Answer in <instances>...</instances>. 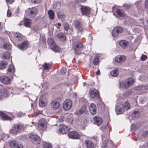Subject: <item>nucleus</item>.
<instances>
[{
  "label": "nucleus",
  "mask_w": 148,
  "mask_h": 148,
  "mask_svg": "<svg viewBox=\"0 0 148 148\" xmlns=\"http://www.w3.org/2000/svg\"><path fill=\"white\" fill-rule=\"evenodd\" d=\"M72 47L74 51V53L76 54H79L80 51L83 48L82 44L78 42H74L72 44Z\"/></svg>",
  "instance_id": "1"
},
{
  "label": "nucleus",
  "mask_w": 148,
  "mask_h": 148,
  "mask_svg": "<svg viewBox=\"0 0 148 148\" xmlns=\"http://www.w3.org/2000/svg\"><path fill=\"white\" fill-rule=\"evenodd\" d=\"M134 83V80L133 79L129 78L127 79L124 82L120 83V85L121 87L126 89L132 86Z\"/></svg>",
  "instance_id": "2"
},
{
  "label": "nucleus",
  "mask_w": 148,
  "mask_h": 148,
  "mask_svg": "<svg viewBox=\"0 0 148 148\" xmlns=\"http://www.w3.org/2000/svg\"><path fill=\"white\" fill-rule=\"evenodd\" d=\"M48 43L51 46V48L53 51L56 52H58L60 51V48L55 43L52 38H49L48 40Z\"/></svg>",
  "instance_id": "3"
},
{
  "label": "nucleus",
  "mask_w": 148,
  "mask_h": 148,
  "mask_svg": "<svg viewBox=\"0 0 148 148\" xmlns=\"http://www.w3.org/2000/svg\"><path fill=\"white\" fill-rule=\"evenodd\" d=\"M74 26L78 30V32H82L83 31L84 28L82 23L78 20H76L74 21Z\"/></svg>",
  "instance_id": "4"
},
{
  "label": "nucleus",
  "mask_w": 148,
  "mask_h": 148,
  "mask_svg": "<svg viewBox=\"0 0 148 148\" xmlns=\"http://www.w3.org/2000/svg\"><path fill=\"white\" fill-rule=\"evenodd\" d=\"M29 138L30 140L34 144H39L41 142L40 137L37 135L32 134L30 136Z\"/></svg>",
  "instance_id": "5"
},
{
  "label": "nucleus",
  "mask_w": 148,
  "mask_h": 148,
  "mask_svg": "<svg viewBox=\"0 0 148 148\" xmlns=\"http://www.w3.org/2000/svg\"><path fill=\"white\" fill-rule=\"evenodd\" d=\"M123 29L120 27H117L114 28L112 32V35L114 37H116L123 32Z\"/></svg>",
  "instance_id": "6"
},
{
  "label": "nucleus",
  "mask_w": 148,
  "mask_h": 148,
  "mask_svg": "<svg viewBox=\"0 0 148 148\" xmlns=\"http://www.w3.org/2000/svg\"><path fill=\"white\" fill-rule=\"evenodd\" d=\"M47 127V123L46 120L44 119H40L38 123V128L41 130H44Z\"/></svg>",
  "instance_id": "7"
},
{
  "label": "nucleus",
  "mask_w": 148,
  "mask_h": 148,
  "mask_svg": "<svg viewBox=\"0 0 148 148\" xmlns=\"http://www.w3.org/2000/svg\"><path fill=\"white\" fill-rule=\"evenodd\" d=\"M72 105V101L70 99H67L63 103V108L64 110H68L71 109Z\"/></svg>",
  "instance_id": "8"
},
{
  "label": "nucleus",
  "mask_w": 148,
  "mask_h": 148,
  "mask_svg": "<svg viewBox=\"0 0 148 148\" xmlns=\"http://www.w3.org/2000/svg\"><path fill=\"white\" fill-rule=\"evenodd\" d=\"M89 92L90 96L92 98L97 99L98 98L99 93L96 90L90 89Z\"/></svg>",
  "instance_id": "9"
},
{
  "label": "nucleus",
  "mask_w": 148,
  "mask_h": 148,
  "mask_svg": "<svg viewBox=\"0 0 148 148\" xmlns=\"http://www.w3.org/2000/svg\"><path fill=\"white\" fill-rule=\"evenodd\" d=\"M134 89L137 90H140L143 92H144L145 90H148V85L145 84L140 85L134 87Z\"/></svg>",
  "instance_id": "10"
},
{
  "label": "nucleus",
  "mask_w": 148,
  "mask_h": 148,
  "mask_svg": "<svg viewBox=\"0 0 148 148\" xmlns=\"http://www.w3.org/2000/svg\"><path fill=\"white\" fill-rule=\"evenodd\" d=\"M51 106L53 110L58 109L60 106V103L57 99L52 100L50 103Z\"/></svg>",
  "instance_id": "11"
},
{
  "label": "nucleus",
  "mask_w": 148,
  "mask_h": 148,
  "mask_svg": "<svg viewBox=\"0 0 148 148\" xmlns=\"http://www.w3.org/2000/svg\"><path fill=\"white\" fill-rule=\"evenodd\" d=\"M69 130V128L68 127L62 125L60 126L58 133L61 134H64L67 133Z\"/></svg>",
  "instance_id": "12"
},
{
  "label": "nucleus",
  "mask_w": 148,
  "mask_h": 148,
  "mask_svg": "<svg viewBox=\"0 0 148 148\" xmlns=\"http://www.w3.org/2000/svg\"><path fill=\"white\" fill-rule=\"evenodd\" d=\"M1 82L5 84H9L11 83V79L9 77L5 76H2L0 77Z\"/></svg>",
  "instance_id": "13"
},
{
  "label": "nucleus",
  "mask_w": 148,
  "mask_h": 148,
  "mask_svg": "<svg viewBox=\"0 0 148 148\" xmlns=\"http://www.w3.org/2000/svg\"><path fill=\"white\" fill-rule=\"evenodd\" d=\"M68 136L71 138L79 139L80 138V135L76 131H72L68 134Z\"/></svg>",
  "instance_id": "14"
},
{
  "label": "nucleus",
  "mask_w": 148,
  "mask_h": 148,
  "mask_svg": "<svg viewBox=\"0 0 148 148\" xmlns=\"http://www.w3.org/2000/svg\"><path fill=\"white\" fill-rule=\"evenodd\" d=\"M47 100L44 96H41L39 98V104L41 107H44L47 104Z\"/></svg>",
  "instance_id": "15"
},
{
  "label": "nucleus",
  "mask_w": 148,
  "mask_h": 148,
  "mask_svg": "<svg viewBox=\"0 0 148 148\" xmlns=\"http://www.w3.org/2000/svg\"><path fill=\"white\" fill-rule=\"evenodd\" d=\"M29 15L31 18L35 17L37 14L38 11L37 9L34 7L32 8H29Z\"/></svg>",
  "instance_id": "16"
},
{
  "label": "nucleus",
  "mask_w": 148,
  "mask_h": 148,
  "mask_svg": "<svg viewBox=\"0 0 148 148\" xmlns=\"http://www.w3.org/2000/svg\"><path fill=\"white\" fill-rule=\"evenodd\" d=\"M80 9L82 13L84 15H87L90 13V9L88 7L81 6Z\"/></svg>",
  "instance_id": "17"
},
{
  "label": "nucleus",
  "mask_w": 148,
  "mask_h": 148,
  "mask_svg": "<svg viewBox=\"0 0 148 148\" xmlns=\"http://www.w3.org/2000/svg\"><path fill=\"white\" fill-rule=\"evenodd\" d=\"M84 144L86 148H94V143L89 140H86L84 141Z\"/></svg>",
  "instance_id": "18"
},
{
  "label": "nucleus",
  "mask_w": 148,
  "mask_h": 148,
  "mask_svg": "<svg viewBox=\"0 0 148 148\" xmlns=\"http://www.w3.org/2000/svg\"><path fill=\"white\" fill-rule=\"evenodd\" d=\"M23 126V125L21 124L15 125L13 127L12 132L13 133H17L22 129Z\"/></svg>",
  "instance_id": "19"
},
{
  "label": "nucleus",
  "mask_w": 148,
  "mask_h": 148,
  "mask_svg": "<svg viewBox=\"0 0 148 148\" xmlns=\"http://www.w3.org/2000/svg\"><path fill=\"white\" fill-rule=\"evenodd\" d=\"M89 111L90 114L94 115L97 112L96 106L94 103H92L90 106Z\"/></svg>",
  "instance_id": "20"
},
{
  "label": "nucleus",
  "mask_w": 148,
  "mask_h": 148,
  "mask_svg": "<svg viewBox=\"0 0 148 148\" xmlns=\"http://www.w3.org/2000/svg\"><path fill=\"white\" fill-rule=\"evenodd\" d=\"M86 106L83 105L80 109L75 112V114L77 115H81L83 114L85 112L86 110Z\"/></svg>",
  "instance_id": "21"
},
{
  "label": "nucleus",
  "mask_w": 148,
  "mask_h": 148,
  "mask_svg": "<svg viewBox=\"0 0 148 148\" xmlns=\"http://www.w3.org/2000/svg\"><path fill=\"white\" fill-rule=\"evenodd\" d=\"M28 44L27 42L24 41L21 44L18 45L17 47L21 50H23L27 48Z\"/></svg>",
  "instance_id": "22"
},
{
  "label": "nucleus",
  "mask_w": 148,
  "mask_h": 148,
  "mask_svg": "<svg viewBox=\"0 0 148 148\" xmlns=\"http://www.w3.org/2000/svg\"><path fill=\"white\" fill-rule=\"evenodd\" d=\"M119 45L122 48L125 49L128 47L129 43L128 41L122 40L119 42Z\"/></svg>",
  "instance_id": "23"
},
{
  "label": "nucleus",
  "mask_w": 148,
  "mask_h": 148,
  "mask_svg": "<svg viewBox=\"0 0 148 148\" xmlns=\"http://www.w3.org/2000/svg\"><path fill=\"white\" fill-rule=\"evenodd\" d=\"M126 60V57L123 56H116L115 58V61L117 62H122L125 61Z\"/></svg>",
  "instance_id": "24"
},
{
  "label": "nucleus",
  "mask_w": 148,
  "mask_h": 148,
  "mask_svg": "<svg viewBox=\"0 0 148 148\" xmlns=\"http://www.w3.org/2000/svg\"><path fill=\"white\" fill-rule=\"evenodd\" d=\"M93 119L96 124L99 126L102 122V119L98 116H96L93 118Z\"/></svg>",
  "instance_id": "25"
},
{
  "label": "nucleus",
  "mask_w": 148,
  "mask_h": 148,
  "mask_svg": "<svg viewBox=\"0 0 148 148\" xmlns=\"http://www.w3.org/2000/svg\"><path fill=\"white\" fill-rule=\"evenodd\" d=\"M121 106L124 109L127 110L129 109L130 108V105L129 103L127 101H125L123 105L122 103H120Z\"/></svg>",
  "instance_id": "26"
},
{
  "label": "nucleus",
  "mask_w": 148,
  "mask_h": 148,
  "mask_svg": "<svg viewBox=\"0 0 148 148\" xmlns=\"http://www.w3.org/2000/svg\"><path fill=\"white\" fill-rule=\"evenodd\" d=\"M0 116H1L4 120H10L11 119V118L10 117L8 116L2 112L0 111Z\"/></svg>",
  "instance_id": "27"
},
{
  "label": "nucleus",
  "mask_w": 148,
  "mask_h": 148,
  "mask_svg": "<svg viewBox=\"0 0 148 148\" xmlns=\"http://www.w3.org/2000/svg\"><path fill=\"white\" fill-rule=\"evenodd\" d=\"M119 70L118 69H116L112 71L110 73L111 76L115 77L117 76L119 74Z\"/></svg>",
  "instance_id": "28"
},
{
  "label": "nucleus",
  "mask_w": 148,
  "mask_h": 148,
  "mask_svg": "<svg viewBox=\"0 0 148 148\" xmlns=\"http://www.w3.org/2000/svg\"><path fill=\"white\" fill-rule=\"evenodd\" d=\"M57 36L60 40L62 41H64L66 39V36L62 33H59L57 34Z\"/></svg>",
  "instance_id": "29"
},
{
  "label": "nucleus",
  "mask_w": 148,
  "mask_h": 148,
  "mask_svg": "<svg viewBox=\"0 0 148 148\" xmlns=\"http://www.w3.org/2000/svg\"><path fill=\"white\" fill-rule=\"evenodd\" d=\"M124 109L122 107V106H119V105H118L116 110L118 114H121L124 112Z\"/></svg>",
  "instance_id": "30"
},
{
  "label": "nucleus",
  "mask_w": 148,
  "mask_h": 148,
  "mask_svg": "<svg viewBox=\"0 0 148 148\" xmlns=\"http://www.w3.org/2000/svg\"><path fill=\"white\" fill-rule=\"evenodd\" d=\"M8 73L9 74L13 73L14 71V68L13 65H9L7 69Z\"/></svg>",
  "instance_id": "31"
},
{
  "label": "nucleus",
  "mask_w": 148,
  "mask_h": 148,
  "mask_svg": "<svg viewBox=\"0 0 148 148\" xmlns=\"http://www.w3.org/2000/svg\"><path fill=\"white\" fill-rule=\"evenodd\" d=\"M1 93V95L3 97H5L7 96V95L8 94V91L7 89L5 88H3L1 90V92H0Z\"/></svg>",
  "instance_id": "32"
},
{
  "label": "nucleus",
  "mask_w": 148,
  "mask_h": 148,
  "mask_svg": "<svg viewBox=\"0 0 148 148\" xmlns=\"http://www.w3.org/2000/svg\"><path fill=\"white\" fill-rule=\"evenodd\" d=\"M14 36L17 40H22L23 38V36L20 33H16L14 34Z\"/></svg>",
  "instance_id": "33"
},
{
  "label": "nucleus",
  "mask_w": 148,
  "mask_h": 148,
  "mask_svg": "<svg viewBox=\"0 0 148 148\" xmlns=\"http://www.w3.org/2000/svg\"><path fill=\"white\" fill-rule=\"evenodd\" d=\"M3 58L4 59H8L10 58V53L9 51H6L3 54Z\"/></svg>",
  "instance_id": "34"
},
{
  "label": "nucleus",
  "mask_w": 148,
  "mask_h": 148,
  "mask_svg": "<svg viewBox=\"0 0 148 148\" xmlns=\"http://www.w3.org/2000/svg\"><path fill=\"white\" fill-rule=\"evenodd\" d=\"M7 65V62L5 61H3L0 63V67L1 69L5 68Z\"/></svg>",
  "instance_id": "35"
},
{
  "label": "nucleus",
  "mask_w": 148,
  "mask_h": 148,
  "mask_svg": "<svg viewBox=\"0 0 148 148\" xmlns=\"http://www.w3.org/2000/svg\"><path fill=\"white\" fill-rule=\"evenodd\" d=\"M16 144V142L15 140H11L9 142V145L11 148L15 147Z\"/></svg>",
  "instance_id": "36"
},
{
  "label": "nucleus",
  "mask_w": 148,
  "mask_h": 148,
  "mask_svg": "<svg viewBox=\"0 0 148 148\" xmlns=\"http://www.w3.org/2000/svg\"><path fill=\"white\" fill-rule=\"evenodd\" d=\"M48 14L50 18L53 19L54 18V13L53 11L51 10H49L48 11Z\"/></svg>",
  "instance_id": "37"
},
{
  "label": "nucleus",
  "mask_w": 148,
  "mask_h": 148,
  "mask_svg": "<svg viewBox=\"0 0 148 148\" xmlns=\"http://www.w3.org/2000/svg\"><path fill=\"white\" fill-rule=\"evenodd\" d=\"M31 22L28 19H25L24 21V25L26 27H29Z\"/></svg>",
  "instance_id": "38"
},
{
  "label": "nucleus",
  "mask_w": 148,
  "mask_h": 148,
  "mask_svg": "<svg viewBox=\"0 0 148 148\" xmlns=\"http://www.w3.org/2000/svg\"><path fill=\"white\" fill-rule=\"evenodd\" d=\"M43 148H52L51 145L48 143L44 142L43 144Z\"/></svg>",
  "instance_id": "39"
},
{
  "label": "nucleus",
  "mask_w": 148,
  "mask_h": 148,
  "mask_svg": "<svg viewBox=\"0 0 148 148\" xmlns=\"http://www.w3.org/2000/svg\"><path fill=\"white\" fill-rule=\"evenodd\" d=\"M116 13L117 14L121 17H124L125 16L124 13L121 11V10L117 9L116 10Z\"/></svg>",
  "instance_id": "40"
},
{
  "label": "nucleus",
  "mask_w": 148,
  "mask_h": 148,
  "mask_svg": "<svg viewBox=\"0 0 148 148\" xmlns=\"http://www.w3.org/2000/svg\"><path fill=\"white\" fill-rule=\"evenodd\" d=\"M3 47L7 50H9L12 48V45L10 43H7L4 44Z\"/></svg>",
  "instance_id": "41"
},
{
  "label": "nucleus",
  "mask_w": 148,
  "mask_h": 148,
  "mask_svg": "<svg viewBox=\"0 0 148 148\" xmlns=\"http://www.w3.org/2000/svg\"><path fill=\"white\" fill-rule=\"evenodd\" d=\"M140 115V112L138 111H134L132 114L133 117L136 118L138 117Z\"/></svg>",
  "instance_id": "42"
},
{
  "label": "nucleus",
  "mask_w": 148,
  "mask_h": 148,
  "mask_svg": "<svg viewBox=\"0 0 148 148\" xmlns=\"http://www.w3.org/2000/svg\"><path fill=\"white\" fill-rule=\"evenodd\" d=\"M50 66L51 65L49 64L45 63L43 65L42 67H43L44 70H48Z\"/></svg>",
  "instance_id": "43"
},
{
  "label": "nucleus",
  "mask_w": 148,
  "mask_h": 148,
  "mask_svg": "<svg viewBox=\"0 0 148 148\" xmlns=\"http://www.w3.org/2000/svg\"><path fill=\"white\" fill-rule=\"evenodd\" d=\"M132 92L131 90H129L125 92L123 94V95L125 97H128L130 95Z\"/></svg>",
  "instance_id": "44"
},
{
  "label": "nucleus",
  "mask_w": 148,
  "mask_h": 148,
  "mask_svg": "<svg viewBox=\"0 0 148 148\" xmlns=\"http://www.w3.org/2000/svg\"><path fill=\"white\" fill-rule=\"evenodd\" d=\"M99 62V59L98 57L96 56L94 59L93 63L95 65H97Z\"/></svg>",
  "instance_id": "45"
},
{
  "label": "nucleus",
  "mask_w": 148,
  "mask_h": 148,
  "mask_svg": "<svg viewBox=\"0 0 148 148\" xmlns=\"http://www.w3.org/2000/svg\"><path fill=\"white\" fill-rule=\"evenodd\" d=\"M64 27L65 30L67 31L68 30L69 28V24L66 22L64 23Z\"/></svg>",
  "instance_id": "46"
},
{
  "label": "nucleus",
  "mask_w": 148,
  "mask_h": 148,
  "mask_svg": "<svg viewBox=\"0 0 148 148\" xmlns=\"http://www.w3.org/2000/svg\"><path fill=\"white\" fill-rule=\"evenodd\" d=\"M73 118L71 117H69L66 119V121L68 123H71L72 122Z\"/></svg>",
  "instance_id": "47"
},
{
  "label": "nucleus",
  "mask_w": 148,
  "mask_h": 148,
  "mask_svg": "<svg viewBox=\"0 0 148 148\" xmlns=\"http://www.w3.org/2000/svg\"><path fill=\"white\" fill-rule=\"evenodd\" d=\"M65 119V117L63 116H62L60 117L58 119V121L60 122H63Z\"/></svg>",
  "instance_id": "48"
},
{
  "label": "nucleus",
  "mask_w": 148,
  "mask_h": 148,
  "mask_svg": "<svg viewBox=\"0 0 148 148\" xmlns=\"http://www.w3.org/2000/svg\"><path fill=\"white\" fill-rule=\"evenodd\" d=\"M41 0H31L32 3L34 4H38L41 1Z\"/></svg>",
  "instance_id": "49"
},
{
  "label": "nucleus",
  "mask_w": 148,
  "mask_h": 148,
  "mask_svg": "<svg viewBox=\"0 0 148 148\" xmlns=\"http://www.w3.org/2000/svg\"><path fill=\"white\" fill-rule=\"evenodd\" d=\"M65 69L64 67L62 68L60 71V72L61 74L62 75H64L65 73Z\"/></svg>",
  "instance_id": "50"
},
{
  "label": "nucleus",
  "mask_w": 148,
  "mask_h": 148,
  "mask_svg": "<svg viewBox=\"0 0 148 148\" xmlns=\"http://www.w3.org/2000/svg\"><path fill=\"white\" fill-rule=\"evenodd\" d=\"M108 142V140H106L105 141H104L103 143V144L102 146V147H106V145L107 144V143Z\"/></svg>",
  "instance_id": "51"
},
{
  "label": "nucleus",
  "mask_w": 148,
  "mask_h": 148,
  "mask_svg": "<svg viewBox=\"0 0 148 148\" xmlns=\"http://www.w3.org/2000/svg\"><path fill=\"white\" fill-rule=\"evenodd\" d=\"M147 58V56L145 55H142L141 57V59L143 61H144Z\"/></svg>",
  "instance_id": "52"
},
{
  "label": "nucleus",
  "mask_w": 148,
  "mask_h": 148,
  "mask_svg": "<svg viewBox=\"0 0 148 148\" xmlns=\"http://www.w3.org/2000/svg\"><path fill=\"white\" fill-rule=\"evenodd\" d=\"M24 115V114L22 112H19L17 114V116L19 117L23 116Z\"/></svg>",
  "instance_id": "53"
},
{
  "label": "nucleus",
  "mask_w": 148,
  "mask_h": 148,
  "mask_svg": "<svg viewBox=\"0 0 148 148\" xmlns=\"http://www.w3.org/2000/svg\"><path fill=\"white\" fill-rule=\"evenodd\" d=\"M5 1L8 4H12L14 1V0H5Z\"/></svg>",
  "instance_id": "54"
},
{
  "label": "nucleus",
  "mask_w": 148,
  "mask_h": 148,
  "mask_svg": "<svg viewBox=\"0 0 148 148\" xmlns=\"http://www.w3.org/2000/svg\"><path fill=\"white\" fill-rule=\"evenodd\" d=\"M58 16L59 18H64L65 17V15L64 14H58Z\"/></svg>",
  "instance_id": "55"
},
{
  "label": "nucleus",
  "mask_w": 148,
  "mask_h": 148,
  "mask_svg": "<svg viewBox=\"0 0 148 148\" xmlns=\"http://www.w3.org/2000/svg\"><path fill=\"white\" fill-rule=\"evenodd\" d=\"M12 13L10 10L8 9L7 11V16L8 17L10 16L11 15Z\"/></svg>",
  "instance_id": "56"
},
{
  "label": "nucleus",
  "mask_w": 148,
  "mask_h": 148,
  "mask_svg": "<svg viewBox=\"0 0 148 148\" xmlns=\"http://www.w3.org/2000/svg\"><path fill=\"white\" fill-rule=\"evenodd\" d=\"M16 148H23V146L20 144H17L16 146Z\"/></svg>",
  "instance_id": "57"
},
{
  "label": "nucleus",
  "mask_w": 148,
  "mask_h": 148,
  "mask_svg": "<svg viewBox=\"0 0 148 148\" xmlns=\"http://www.w3.org/2000/svg\"><path fill=\"white\" fill-rule=\"evenodd\" d=\"M145 8L148 9V0H146L145 1Z\"/></svg>",
  "instance_id": "58"
},
{
  "label": "nucleus",
  "mask_w": 148,
  "mask_h": 148,
  "mask_svg": "<svg viewBox=\"0 0 148 148\" xmlns=\"http://www.w3.org/2000/svg\"><path fill=\"white\" fill-rule=\"evenodd\" d=\"M123 6L125 7L127 9H129L130 8V6L129 5H125L124 4L123 5Z\"/></svg>",
  "instance_id": "59"
},
{
  "label": "nucleus",
  "mask_w": 148,
  "mask_h": 148,
  "mask_svg": "<svg viewBox=\"0 0 148 148\" xmlns=\"http://www.w3.org/2000/svg\"><path fill=\"white\" fill-rule=\"evenodd\" d=\"M96 74L97 75H100V71L99 70H98L96 72Z\"/></svg>",
  "instance_id": "60"
},
{
  "label": "nucleus",
  "mask_w": 148,
  "mask_h": 148,
  "mask_svg": "<svg viewBox=\"0 0 148 148\" xmlns=\"http://www.w3.org/2000/svg\"><path fill=\"white\" fill-rule=\"evenodd\" d=\"M145 133L146 135H148V131H145Z\"/></svg>",
  "instance_id": "61"
},
{
  "label": "nucleus",
  "mask_w": 148,
  "mask_h": 148,
  "mask_svg": "<svg viewBox=\"0 0 148 148\" xmlns=\"http://www.w3.org/2000/svg\"><path fill=\"white\" fill-rule=\"evenodd\" d=\"M81 2H85L86 0H80Z\"/></svg>",
  "instance_id": "62"
},
{
  "label": "nucleus",
  "mask_w": 148,
  "mask_h": 148,
  "mask_svg": "<svg viewBox=\"0 0 148 148\" xmlns=\"http://www.w3.org/2000/svg\"><path fill=\"white\" fill-rule=\"evenodd\" d=\"M4 136L6 137L7 138H8L9 137V136L7 134H4Z\"/></svg>",
  "instance_id": "63"
},
{
  "label": "nucleus",
  "mask_w": 148,
  "mask_h": 148,
  "mask_svg": "<svg viewBox=\"0 0 148 148\" xmlns=\"http://www.w3.org/2000/svg\"><path fill=\"white\" fill-rule=\"evenodd\" d=\"M142 148H146V147L145 145H143L142 146Z\"/></svg>",
  "instance_id": "64"
}]
</instances>
